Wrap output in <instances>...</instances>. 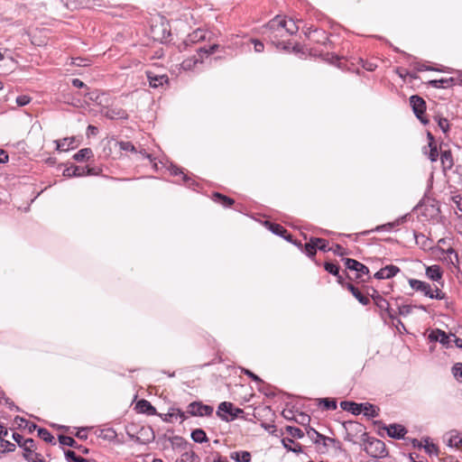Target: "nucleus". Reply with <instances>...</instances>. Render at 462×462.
Segmentation results:
<instances>
[{
    "instance_id": "nucleus-1",
    "label": "nucleus",
    "mask_w": 462,
    "mask_h": 462,
    "mask_svg": "<svg viewBox=\"0 0 462 462\" xmlns=\"http://www.w3.org/2000/svg\"><path fill=\"white\" fill-rule=\"evenodd\" d=\"M346 435L345 440L356 443V434H360L361 440L363 441L364 450L372 457H384L388 452L383 441L378 439L371 438L365 431V427L358 422L349 421L345 424Z\"/></svg>"
},
{
    "instance_id": "nucleus-2",
    "label": "nucleus",
    "mask_w": 462,
    "mask_h": 462,
    "mask_svg": "<svg viewBox=\"0 0 462 462\" xmlns=\"http://www.w3.org/2000/svg\"><path fill=\"white\" fill-rule=\"evenodd\" d=\"M219 48L217 43H213L209 47H199L196 51L197 53L192 57L186 59L182 61V68L186 70H190L198 63H202L204 57H208L209 55L216 52Z\"/></svg>"
},
{
    "instance_id": "nucleus-3",
    "label": "nucleus",
    "mask_w": 462,
    "mask_h": 462,
    "mask_svg": "<svg viewBox=\"0 0 462 462\" xmlns=\"http://www.w3.org/2000/svg\"><path fill=\"white\" fill-rule=\"evenodd\" d=\"M23 446H24L23 449V457L28 462H45L44 458L41 454L35 452L36 444L32 439H26L23 442Z\"/></svg>"
},
{
    "instance_id": "nucleus-4",
    "label": "nucleus",
    "mask_w": 462,
    "mask_h": 462,
    "mask_svg": "<svg viewBox=\"0 0 462 462\" xmlns=\"http://www.w3.org/2000/svg\"><path fill=\"white\" fill-rule=\"evenodd\" d=\"M410 105L416 117L423 125H427L429 123V120L424 116L426 111V102L424 101V99L417 95H413L410 97Z\"/></svg>"
},
{
    "instance_id": "nucleus-5",
    "label": "nucleus",
    "mask_w": 462,
    "mask_h": 462,
    "mask_svg": "<svg viewBox=\"0 0 462 462\" xmlns=\"http://www.w3.org/2000/svg\"><path fill=\"white\" fill-rule=\"evenodd\" d=\"M187 413L190 416H210L213 413V407L200 402H193L188 405Z\"/></svg>"
},
{
    "instance_id": "nucleus-6",
    "label": "nucleus",
    "mask_w": 462,
    "mask_h": 462,
    "mask_svg": "<svg viewBox=\"0 0 462 462\" xmlns=\"http://www.w3.org/2000/svg\"><path fill=\"white\" fill-rule=\"evenodd\" d=\"M286 25V20L281 18L280 16H276L273 20H271L266 28L271 32L272 35H270L273 39H277L279 37H283V27Z\"/></svg>"
},
{
    "instance_id": "nucleus-7",
    "label": "nucleus",
    "mask_w": 462,
    "mask_h": 462,
    "mask_svg": "<svg viewBox=\"0 0 462 462\" xmlns=\"http://www.w3.org/2000/svg\"><path fill=\"white\" fill-rule=\"evenodd\" d=\"M344 263L346 269L356 272L357 278L361 277L363 274H367L369 273V269L367 266L355 259L346 258L344 259Z\"/></svg>"
},
{
    "instance_id": "nucleus-8",
    "label": "nucleus",
    "mask_w": 462,
    "mask_h": 462,
    "mask_svg": "<svg viewBox=\"0 0 462 462\" xmlns=\"http://www.w3.org/2000/svg\"><path fill=\"white\" fill-rule=\"evenodd\" d=\"M383 429L387 431L389 437L396 439H403L407 433V430L402 425L396 423L384 426Z\"/></svg>"
},
{
    "instance_id": "nucleus-9",
    "label": "nucleus",
    "mask_w": 462,
    "mask_h": 462,
    "mask_svg": "<svg viewBox=\"0 0 462 462\" xmlns=\"http://www.w3.org/2000/svg\"><path fill=\"white\" fill-rule=\"evenodd\" d=\"M400 272L398 266L390 264L381 268L377 273H374V278L378 280L391 279Z\"/></svg>"
},
{
    "instance_id": "nucleus-10",
    "label": "nucleus",
    "mask_w": 462,
    "mask_h": 462,
    "mask_svg": "<svg viewBox=\"0 0 462 462\" xmlns=\"http://www.w3.org/2000/svg\"><path fill=\"white\" fill-rule=\"evenodd\" d=\"M207 34L208 33L206 31L202 29H197L187 36L183 42V45L188 46L189 44L206 41Z\"/></svg>"
},
{
    "instance_id": "nucleus-11",
    "label": "nucleus",
    "mask_w": 462,
    "mask_h": 462,
    "mask_svg": "<svg viewBox=\"0 0 462 462\" xmlns=\"http://www.w3.org/2000/svg\"><path fill=\"white\" fill-rule=\"evenodd\" d=\"M409 284L413 290L422 292L425 296H431V286L429 283L416 279H410Z\"/></svg>"
},
{
    "instance_id": "nucleus-12",
    "label": "nucleus",
    "mask_w": 462,
    "mask_h": 462,
    "mask_svg": "<svg viewBox=\"0 0 462 462\" xmlns=\"http://www.w3.org/2000/svg\"><path fill=\"white\" fill-rule=\"evenodd\" d=\"M234 411V405L228 402H223L218 405L217 415L223 420L228 421V417H231V414Z\"/></svg>"
},
{
    "instance_id": "nucleus-13",
    "label": "nucleus",
    "mask_w": 462,
    "mask_h": 462,
    "mask_svg": "<svg viewBox=\"0 0 462 462\" xmlns=\"http://www.w3.org/2000/svg\"><path fill=\"white\" fill-rule=\"evenodd\" d=\"M149 84L152 88H158L168 82V77L166 75H156L152 71L146 72Z\"/></svg>"
},
{
    "instance_id": "nucleus-14",
    "label": "nucleus",
    "mask_w": 462,
    "mask_h": 462,
    "mask_svg": "<svg viewBox=\"0 0 462 462\" xmlns=\"http://www.w3.org/2000/svg\"><path fill=\"white\" fill-rule=\"evenodd\" d=\"M307 434L315 444L322 442L324 446H327V441L334 442L333 439L320 434L319 432H318L316 430H314L312 428H309L307 430Z\"/></svg>"
},
{
    "instance_id": "nucleus-15",
    "label": "nucleus",
    "mask_w": 462,
    "mask_h": 462,
    "mask_svg": "<svg viewBox=\"0 0 462 462\" xmlns=\"http://www.w3.org/2000/svg\"><path fill=\"white\" fill-rule=\"evenodd\" d=\"M265 226L273 234L280 236L287 240H290L291 235H288L287 229L284 228L282 225L266 221Z\"/></svg>"
},
{
    "instance_id": "nucleus-16",
    "label": "nucleus",
    "mask_w": 462,
    "mask_h": 462,
    "mask_svg": "<svg viewBox=\"0 0 462 462\" xmlns=\"http://www.w3.org/2000/svg\"><path fill=\"white\" fill-rule=\"evenodd\" d=\"M135 409L141 413H146L148 415L156 414V409L153 407L150 402L143 399L137 402L135 405Z\"/></svg>"
},
{
    "instance_id": "nucleus-17",
    "label": "nucleus",
    "mask_w": 462,
    "mask_h": 462,
    "mask_svg": "<svg viewBox=\"0 0 462 462\" xmlns=\"http://www.w3.org/2000/svg\"><path fill=\"white\" fill-rule=\"evenodd\" d=\"M374 300L380 310L387 311L389 318L395 319V314H393L389 308V302L379 293H376V297H374Z\"/></svg>"
},
{
    "instance_id": "nucleus-18",
    "label": "nucleus",
    "mask_w": 462,
    "mask_h": 462,
    "mask_svg": "<svg viewBox=\"0 0 462 462\" xmlns=\"http://www.w3.org/2000/svg\"><path fill=\"white\" fill-rule=\"evenodd\" d=\"M340 406L343 410L350 411L355 415H358L363 411L362 403H356L354 402L344 401L341 402Z\"/></svg>"
},
{
    "instance_id": "nucleus-19",
    "label": "nucleus",
    "mask_w": 462,
    "mask_h": 462,
    "mask_svg": "<svg viewBox=\"0 0 462 462\" xmlns=\"http://www.w3.org/2000/svg\"><path fill=\"white\" fill-rule=\"evenodd\" d=\"M447 443L451 448H459L462 447V434L456 430L450 431L448 433Z\"/></svg>"
},
{
    "instance_id": "nucleus-20",
    "label": "nucleus",
    "mask_w": 462,
    "mask_h": 462,
    "mask_svg": "<svg viewBox=\"0 0 462 462\" xmlns=\"http://www.w3.org/2000/svg\"><path fill=\"white\" fill-rule=\"evenodd\" d=\"M346 288L361 304L366 306L370 303V300L364 296L361 291L352 283H347Z\"/></svg>"
},
{
    "instance_id": "nucleus-21",
    "label": "nucleus",
    "mask_w": 462,
    "mask_h": 462,
    "mask_svg": "<svg viewBox=\"0 0 462 462\" xmlns=\"http://www.w3.org/2000/svg\"><path fill=\"white\" fill-rule=\"evenodd\" d=\"M5 52H3L0 50V62L3 64H0V68H2L5 70H13L15 68V60L11 56H5Z\"/></svg>"
},
{
    "instance_id": "nucleus-22",
    "label": "nucleus",
    "mask_w": 462,
    "mask_h": 462,
    "mask_svg": "<svg viewBox=\"0 0 462 462\" xmlns=\"http://www.w3.org/2000/svg\"><path fill=\"white\" fill-rule=\"evenodd\" d=\"M440 161L444 171L450 170L454 165L453 156L449 150L441 152Z\"/></svg>"
},
{
    "instance_id": "nucleus-23",
    "label": "nucleus",
    "mask_w": 462,
    "mask_h": 462,
    "mask_svg": "<svg viewBox=\"0 0 462 462\" xmlns=\"http://www.w3.org/2000/svg\"><path fill=\"white\" fill-rule=\"evenodd\" d=\"M430 339L432 341H439L442 345H448L449 343L448 336L440 329H435L430 334Z\"/></svg>"
},
{
    "instance_id": "nucleus-24",
    "label": "nucleus",
    "mask_w": 462,
    "mask_h": 462,
    "mask_svg": "<svg viewBox=\"0 0 462 462\" xmlns=\"http://www.w3.org/2000/svg\"><path fill=\"white\" fill-rule=\"evenodd\" d=\"M86 168L79 166H70L63 171V176L65 177H81L85 176Z\"/></svg>"
},
{
    "instance_id": "nucleus-25",
    "label": "nucleus",
    "mask_w": 462,
    "mask_h": 462,
    "mask_svg": "<svg viewBox=\"0 0 462 462\" xmlns=\"http://www.w3.org/2000/svg\"><path fill=\"white\" fill-rule=\"evenodd\" d=\"M455 82V79L448 78V79H433L429 82V84L436 88H445L451 87Z\"/></svg>"
},
{
    "instance_id": "nucleus-26",
    "label": "nucleus",
    "mask_w": 462,
    "mask_h": 462,
    "mask_svg": "<svg viewBox=\"0 0 462 462\" xmlns=\"http://www.w3.org/2000/svg\"><path fill=\"white\" fill-rule=\"evenodd\" d=\"M426 275L432 281H439L442 277V273L439 265H431L426 269Z\"/></svg>"
},
{
    "instance_id": "nucleus-27",
    "label": "nucleus",
    "mask_w": 462,
    "mask_h": 462,
    "mask_svg": "<svg viewBox=\"0 0 462 462\" xmlns=\"http://www.w3.org/2000/svg\"><path fill=\"white\" fill-rule=\"evenodd\" d=\"M93 155L90 148H83L73 155V159L77 162H84L93 157Z\"/></svg>"
},
{
    "instance_id": "nucleus-28",
    "label": "nucleus",
    "mask_w": 462,
    "mask_h": 462,
    "mask_svg": "<svg viewBox=\"0 0 462 462\" xmlns=\"http://www.w3.org/2000/svg\"><path fill=\"white\" fill-rule=\"evenodd\" d=\"M75 141L74 137H66L61 140L56 141V149L59 151H68Z\"/></svg>"
},
{
    "instance_id": "nucleus-29",
    "label": "nucleus",
    "mask_w": 462,
    "mask_h": 462,
    "mask_svg": "<svg viewBox=\"0 0 462 462\" xmlns=\"http://www.w3.org/2000/svg\"><path fill=\"white\" fill-rule=\"evenodd\" d=\"M230 457L236 462H250L251 454L248 451H236L230 454Z\"/></svg>"
},
{
    "instance_id": "nucleus-30",
    "label": "nucleus",
    "mask_w": 462,
    "mask_h": 462,
    "mask_svg": "<svg viewBox=\"0 0 462 462\" xmlns=\"http://www.w3.org/2000/svg\"><path fill=\"white\" fill-rule=\"evenodd\" d=\"M176 462H200V457L194 451H185Z\"/></svg>"
},
{
    "instance_id": "nucleus-31",
    "label": "nucleus",
    "mask_w": 462,
    "mask_h": 462,
    "mask_svg": "<svg viewBox=\"0 0 462 462\" xmlns=\"http://www.w3.org/2000/svg\"><path fill=\"white\" fill-rule=\"evenodd\" d=\"M282 444L283 447L294 453H299L301 451V446L300 444H296L290 438H284L282 439Z\"/></svg>"
},
{
    "instance_id": "nucleus-32",
    "label": "nucleus",
    "mask_w": 462,
    "mask_h": 462,
    "mask_svg": "<svg viewBox=\"0 0 462 462\" xmlns=\"http://www.w3.org/2000/svg\"><path fill=\"white\" fill-rule=\"evenodd\" d=\"M191 439L197 443H203L208 440L206 432L201 429H196L191 432Z\"/></svg>"
},
{
    "instance_id": "nucleus-33",
    "label": "nucleus",
    "mask_w": 462,
    "mask_h": 462,
    "mask_svg": "<svg viewBox=\"0 0 462 462\" xmlns=\"http://www.w3.org/2000/svg\"><path fill=\"white\" fill-rule=\"evenodd\" d=\"M213 196L216 201H217L218 203L222 204L225 207H231L235 203V200L233 199L226 197L221 193L215 192Z\"/></svg>"
},
{
    "instance_id": "nucleus-34",
    "label": "nucleus",
    "mask_w": 462,
    "mask_h": 462,
    "mask_svg": "<svg viewBox=\"0 0 462 462\" xmlns=\"http://www.w3.org/2000/svg\"><path fill=\"white\" fill-rule=\"evenodd\" d=\"M363 405V411L365 416L368 417H377L378 416V408H376L374 405L371 403H362Z\"/></svg>"
},
{
    "instance_id": "nucleus-35",
    "label": "nucleus",
    "mask_w": 462,
    "mask_h": 462,
    "mask_svg": "<svg viewBox=\"0 0 462 462\" xmlns=\"http://www.w3.org/2000/svg\"><path fill=\"white\" fill-rule=\"evenodd\" d=\"M299 30L298 25L293 20L286 21V25L283 27V33L288 35L295 34Z\"/></svg>"
},
{
    "instance_id": "nucleus-36",
    "label": "nucleus",
    "mask_w": 462,
    "mask_h": 462,
    "mask_svg": "<svg viewBox=\"0 0 462 462\" xmlns=\"http://www.w3.org/2000/svg\"><path fill=\"white\" fill-rule=\"evenodd\" d=\"M115 145L118 146L120 150L126 151V152H136V148L131 142H124V141H114Z\"/></svg>"
},
{
    "instance_id": "nucleus-37",
    "label": "nucleus",
    "mask_w": 462,
    "mask_h": 462,
    "mask_svg": "<svg viewBox=\"0 0 462 462\" xmlns=\"http://www.w3.org/2000/svg\"><path fill=\"white\" fill-rule=\"evenodd\" d=\"M324 268L328 273H329L335 276H337L338 281L340 282L341 276L339 275V266L337 264L329 263V262H326L324 263Z\"/></svg>"
},
{
    "instance_id": "nucleus-38",
    "label": "nucleus",
    "mask_w": 462,
    "mask_h": 462,
    "mask_svg": "<svg viewBox=\"0 0 462 462\" xmlns=\"http://www.w3.org/2000/svg\"><path fill=\"white\" fill-rule=\"evenodd\" d=\"M38 436L47 443H54V437L46 429L39 428Z\"/></svg>"
},
{
    "instance_id": "nucleus-39",
    "label": "nucleus",
    "mask_w": 462,
    "mask_h": 462,
    "mask_svg": "<svg viewBox=\"0 0 462 462\" xmlns=\"http://www.w3.org/2000/svg\"><path fill=\"white\" fill-rule=\"evenodd\" d=\"M304 251L306 254L310 257H313L316 254L317 243L315 242V238H311L309 243L305 244Z\"/></svg>"
},
{
    "instance_id": "nucleus-40",
    "label": "nucleus",
    "mask_w": 462,
    "mask_h": 462,
    "mask_svg": "<svg viewBox=\"0 0 462 462\" xmlns=\"http://www.w3.org/2000/svg\"><path fill=\"white\" fill-rule=\"evenodd\" d=\"M59 441L63 446H68V447H71V448H78V445H77V442L75 441V439L69 436L60 435V436H59Z\"/></svg>"
},
{
    "instance_id": "nucleus-41",
    "label": "nucleus",
    "mask_w": 462,
    "mask_h": 462,
    "mask_svg": "<svg viewBox=\"0 0 462 462\" xmlns=\"http://www.w3.org/2000/svg\"><path fill=\"white\" fill-rule=\"evenodd\" d=\"M14 450L15 445L8 440L4 439L3 437L0 443V452H13Z\"/></svg>"
},
{
    "instance_id": "nucleus-42",
    "label": "nucleus",
    "mask_w": 462,
    "mask_h": 462,
    "mask_svg": "<svg viewBox=\"0 0 462 462\" xmlns=\"http://www.w3.org/2000/svg\"><path fill=\"white\" fill-rule=\"evenodd\" d=\"M425 445H423V448L425 450V452L429 455H436L438 456L439 455V448L433 444V443H430L428 439H425Z\"/></svg>"
},
{
    "instance_id": "nucleus-43",
    "label": "nucleus",
    "mask_w": 462,
    "mask_h": 462,
    "mask_svg": "<svg viewBox=\"0 0 462 462\" xmlns=\"http://www.w3.org/2000/svg\"><path fill=\"white\" fill-rule=\"evenodd\" d=\"M171 442L173 447L177 448H186V447L188 446V442L182 437L180 436H174L171 439Z\"/></svg>"
},
{
    "instance_id": "nucleus-44",
    "label": "nucleus",
    "mask_w": 462,
    "mask_h": 462,
    "mask_svg": "<svg viewBox=\"0 0 462 462\" xmlns=\"http://www.w3.org/2000/svg\"><path fill=\"white\" fill-rule=\"evenodd\" d=\"M287 432L293 438L301 439L304 436L303 431L296 427L288 426L286 428Z\"/></svg>"
},
{
    "instance_id": "nucleus-45",
    "label": "nucleus",
    "mask_w": 462,
    "mask_h": 462,
    "mask_svg": "<svg viewBox=\"0 0 462 462\" xmlns=\"http://www.w3.org/2000/svg\"><path fill=\"white\" fill-rule=\"evenodd\" d=\"M315 242L317 243V248L320 251L328 252L331 250V248L328 247V242L326 239L316 237Z\"/></svg>"
},
{
    "instance_id": "nucleus-46",
    "label": "nucleus",
    "mask_w": 462,
    "mask_h": 462,
    "mask_svg": "<svg viewBox=\"0 0 462 462\" xmlns=\"http://www.w3.org/2000/svg\"><path fill=\"white\" fill-rule=\"evenodd\" d=\"M319 403L322 404L323 408L326 410L333 411L337 409V402L334 400L321 399Z\"/></svg>"
},
{
    "instance_id": "nucleus-47",
    "label": "nucleus",
    "mask_w": 462,
    "mask_h": 462,
    "mask_svg": "<svg viewBox=\"0 0 462 462\" xmlns=\"http://www.w3.org/2000/svg\"><path fill=\"white\" fill-rule=\"evenodd\" d=\"M429 146L430 148V153H429V158L431 162H436L439 157V152H438L437 146H436V144H434L432 143H429Z\"/></svg>"
},
{
    "instance_id": "nucleus-48",
    "label": "nucleus",
    "mask_w": 462,
    "mask_h": 462,
    "mask_svg": "<svg viewBox=\"0 0 462 462\" xmlns=\"http://www.w3.org/2000/svg\"><path fill=\"white\" fill-rule=\"evenodd\" d=\"M170 417H178L180 419V421H184L188 419V416L186 415V412L181 411L180 409H173L172 412L169 413Z\"/></svg>"
},
{
    "instance_id": "nucleus-49",
    "label": "nucleus",
    "mask_w": 462,
    "mask_h": 462,
    "mask_svg": "<svg viewBox=\"0 0 462 462\" xmlns=\"http://www.w3.org/2000/svg\"><path fill=\"white\" fill-rule=\"evenodd\" d=\"M452 374L457 380H462V363H457L453 365Z\"/></svg>"
},
{
    "instance_id": "nucleus-50",
    "label": "nucleus",
    "mask_w": 462,
    "mask_h": 462,
    "mask_svg": "<svg viewBox=\"0 0 462 462\" xmlns=\"http://www.w3.org/2000/svg\"><path fill=\"white\" fill-rule=\"evenodd\" d=\"M438 125L439 128L442 130L443 133L447 134L449 130V123L447 118L439 117L438 118Z\"/></svg>"
},
{
    "instance_id": "nucleus-51",
    "label": "nucleus",
    "mask_w": 462,
    "mask_h": 462,
    "mask_svg": "<svg viewBox=\"0 0 462 462\" xmlns=\"http://www.w3.org/2000/svg\"><path fill=\"white\" fill-rule=\"evenodd\" d=\"M31 102V97L27 95H22L16 97V104L19 106H23Z\"/></svg>"
},
{
    "instance_id": "nucleus-52",
    "label": "nucleus",
    "mask_w": 462,
    "mask_h": 462,
    "mask_svg": "<svg viewBox=\"0 0 462 462\" xmlns=\"http://www.w3.org/2000/svg\"><path fill=\"white\" fill-rule=\"evenodd\" d=\"M429 298L442 300L445 298V293L436 287L434 291L431 289V296H429Z\"/></svg>"
},
{
    "instance_id": "nucleus-53",
    "label": "nucleus",
    "mask_w": 462,
    "mask_h": 462,
    "mask_svg": "<svg viewBox=\"0 0 462 462\" xmlns=\"http://www.w3.org/2000/svg\"><path fill=\"white\" fill-rule=\"evenodd\" d=\"M412 310V306L411 305H402L399 307L398 314L402 316L409 315Z\"/></svg>"
},
{
    "instance_id": "nucleus-54",
    "label": "nucleus",
    "mask_w": 462,
    "mask_h": 462,
    "mask_svg": "<svg viewBox=\"0 0 462 462\" xmlns=\"http://www.w3.org/2000/svg\"><path fill=\"white\" fill-rule=\"evenodd\" d=\"M12 437H13V439L18 444L19 447H21L22 448H24V446H23V442L24 440H23V438L22 435H20L19 433L14 432Z\"/></svg>"
},
{
    "instance_id": "nucleus-55",
    "label": "nucleus",
    "mask_w": 462,
    "mask_h": 462,
    "mask_svg": "<svg viewBox=\"0 0 462 462\" xmlns=\"http://www.w3.org/2000/svg\"><path fill=\"white\" fill-rule=\"evenodd\" d=\"M252 42L254 43V48L256 52H262L264 49V45L262 42L258 40H252Z\"/></svg>"
},
{
    "instance_id": "nucleus-56",
    "label": "nucleus",
    "mask_w": 462,
    "mask_h": 462,
    "mask_svg": "<svg viewBox=\"0 0 462 462\" xmlns=\"http://www.w3.org/2000/svg\"><path fill=\"white\" fill-rule=\"evenodd\" d=\"M66 458L68 460H70L72 462H77V459H79V457L76 455V453L72 450H67L65 452Z\"/></svg>"
},
{
    "instance_id": "nucleus-57",
    "label": "nucleus",
    "mask_w": 462,
    "mask_h": 462,
    "mask_svg": "<svg viewBox=\"0 0 462 462\" xmlns=\"http://www.w3.org/2000/svg\"><path fill=\"white\" fill-rule=\"evenodd\" d=\"M331 250L335 254L340 256L346 254L345 248H343L340 245H336V246L333 249L331 248Z\"/></svg>"
},
{
    "instance_id": "nucleus-58",
    "label": "nucleus",
    "mask_w": 462,
    "mask_h": 462,
    "mask_svg": "<svg viewBox=\"0 0 462 462\" xmlns=\"http://www.w3.org/2000/svg\"><path fill=\"white\" fill-rule=\"evenodd\" d=\"M244 374H246L247 376H249L250 378H252V380H254V382H257V383L262 382L261 378L258 375L254 374L250 370L245 369Z\"/></svg>"
},
{
    "instance_id": "nucleus-59",
    "label": "nucleus",
    "mask_w": 462,
    "mask_h": 462,
    "mask_svg": "<svg viewBox=\"0 0 462 462\" xmlns=\"http://www.w3.org/2000/svg\"><path fill=\"white\" fill-rule=\"evenodd\" d=\"M244 413V411L240 408H235L234 407V411L231 414V417H228V421L230 420H235L236 418H237L240 414H243Z\"/></svg>"
},
{
    "instance_id": "nucleus-60",
    "label": "nucleus",
    "mask_w": 462,
    "mask_h": 462,
    "mask_svg": "<svg viewBox=\"0 0 462 462\" xmlns=\"http://www.w3.org/2000/svg\"><path fill=\"white\" fill-rule=\"evenodd\" d=\"M72 86L78 88H87L86 84L79 79H72Z\"/></svg>"
},
{
    "instance_id": "nucleus-61",
    "label": "nucleus",
    "mask_w": 462,
    "mask_h": 462,
    "mask_svg": "<svg viewBox=\"0 0 462 462\" xmlns=\"http://www.w3.org/2000/svg\"><path fill=\"white\" fill-rule=\"evenodd\" d=\"M75 436L79 439H86L88 438L86 429H80L77 431Z\"/></svg>"
},
{
    "instance_id": "nucleus-62",
    "label": "nucleus",
    "mask_w": 462,
    "mask_h": 462,
    "mask_svg": "<svg viewBox=\"0 0 462 462\" xmlns=\"http://www.w3.org/2000/svg\"><path fill=\"white\" fill-rule=\"evenodd\" d=\"M454 202L456 203L457 208L462 211V196L457 195L454 197Z\"/></svg>"
},
{
    "instance_id": "nucleus-63",
    "label": "nucleus",
    "mask_w": 462,
    "mask_h": 462,
    "mask_svg": "<svg viewBox=\"0 0 462 462\" xmlns=\"http://www.w3.org/2000/svg\"><path fill=\"white\" fill-rule=\"evenodd\" d=\"M87 131H88V135L89 134L96 135L97 134V128L96 126H94V125H89L88 126Z\"/></svg>"
},
{
    "instance_id": "nucleus-64",
    "label": "nucleus",
    "mask_w": 462,
    "mask_h": 462,
    "mask_svg": "<svg viewBox=\"0 0 462 462\" xmlns=\"http://www.w3.org/2000/svg\"><path fill=\"white\" fill-rule=\"evenodd\" d=\"M454 337V342L457 347L462 348V339L457 337L454 334H450Z\"/></svg>"
}]
</instances>
